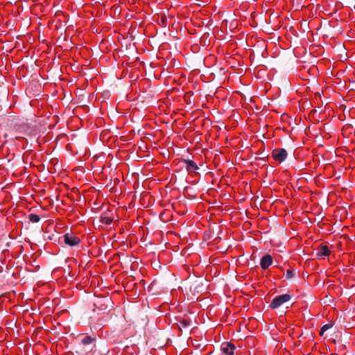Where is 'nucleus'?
Masks as SVG:
<instances>
[{
  "label": "nucleus",
  "mask_w": 355,
  "mask_h": 355,
  "mask_svg": "<svg viewBox=\"0 0 355 355\" xmlns=\"http://www.w3.org/2000/svg\"><path fill=\"white\" fill-rule=\"evenodd\" d=\"M291 300L289 294H284L275 297L271 302L270 306L272 309H277L282 306L284 303L288 302Z\"/></svg>",
  "instance_id": "obj_1"
},
{
  "label": "nucleus",
  "mask_w": 355,
  "mask_h": 355,
  "mask_svg": "<svg viewBox=\"0 0 355 355\" xmlns=\"http://www.w3.org/2000/svg\"><path fill=\"white\" fill-rule=\"evenodd\" d=\"M273 159L279 162H283L287 157V152L284 148H277L272 150Z\"/></svg>",
  "instance_id": "obj_2"
},
{
  "label": "nucleus",
  "mask_w": 355,
  "mask_h": 355,
  "mask_svg": "<svg viewBox=\"0 0 355 355\" xmlns=\"http://www.w3.org/2000/svg\"><path fill=\"white\" fill-rule=\"evenodd\" d=\"M64 243L70 246H75L78 245L80 240L78 237L75 236L71 234H66L64 235Z\"/></svg>",
  "instance_id": "obj_3"
},
{
  "label": "nucleus",
  "mask_w": 355,
  "mask_h": 355,
  "mask_svg": "<svg viewBox=\"0 0 355 355\" xmlns=\"http://www.w3.org/2000/svg\"><path fill=\"white\" fill-rule=\"evenodd\" d=\"M235 346L230 343H224L221 345L220 349L225 355H233Z\"/></svg>",
  "instance_id": "obj_4"
},
{
  "label": "nucleus",
  "mask_w": 355,
  "mask_h": 355,
  "mask_svg": "<svg viewBox=\"0 0 355 355\" xmlns=\"http://www.w3.org/2000/svg\"><path fill=\"white\" fill-rule=\"evenodd\" d=\"M272 257L269 254H266L261 258L260 265L263 269H266L272 264Z\"/></svg>",
  "instance_id": "obj_5"
},
{
  "label": "nucleus",
  "mask_w": 355,
  "mask_h": 355,
  "mask_svg": "<svg viewBox=\"0 0 355 355\" xmlns=\"http://www.w3.org/2000/svg\"><path fill=\"white\" fill-rule=\"evenodd\" d=\"M185 163L186 168L189 173H194L198 168L197 164L191 160H187Z\"/></svg>",
  "instance_id": "obj_6"
},
{
  "label": "nucleus",
  "mask_w": 355,
  "mask_h": 355,
  "mask_svg": "<svg viewBox=\"0 0 355 355\" xmlns=\"http://www.w3.org/2000/svg\"><path fill=\"white\" fill-rule=\"evenodd\" d=\"M330 254L329 247L327 245H322L319 248L317 254L318 257H327Z\"/></svg>",
  "instance_id": "obj_7"
},
{
  "label": "nucleus",
  "mask_w": 355,
  "mask_h": 355,
  "mask_svg": "<svg viewBox=\"0 0 355 355\" xmlns=\"http://www.w3.org/2000/svg\"><path fill=\"white\" fill-rule=\"evenodd\" d=\"M113 219L112 218L107 216H102L101 217V222L105 225H110L112 223Z\"/></svg>",
  "instance_id": "obj_8"
},
{
  "label": "nucleus",
  "mask_w": 355,
  "mask_h": 355,
  "mask_svg": "<svg viewBox=\"0 0 355 355\" xmlns=\"http://www.w3.org/2000/svg\"><path fill=\"white\" fill-rule=\"evenodd\" d=\"M28 219L32 223H37L40 220V216L35 214H31L28 216Z\"/></svg>",
  "instance_id": "obj_9"
},
{
  "label": "nucleus",
  "mask_w": 355,
  "mask_h": 355,
  "mask_svg": "<svg viewBox=\"0 0 355 355\" xmlns=\"http://www.w3.org/2000/svg\"><path fill=\"white\" fill-rule=\"evenodd\" d=\"M93 339L90 336H85L82 340L81 343L84 345H89L92 343Z\"/></svg>",
  "instance_id": "obj_10"
},
{
  "label": "nucleus",
  "mask_w": 355,
  "mask_h": 355,
  "mask_svg": "<svg viewBox=\"0 0 355 355\" xmlns=\"http://www.w3.org/2000/svg\"><path fill=\"white\" fill-rule=\"evenodd\" d=\"M331 327H332V325L330 324H324V326H322L320 329V336H322L324 334V331H326L327 329H330Z\"/></svg>",
  "instance_id": "obj_11"
},
{
  "label": "nucleus",
  "mask_w": 355,
  "mask_h": 355,
  "mask_svg": "<svg viewBox=\"0 0 355 355\" xmlns=\"http://www.w3.org/2000/svg\"><path fill=\"white\" fill-rule=\"evenodd\" d=\"M293 271L292 270H288L286 271V277L287 279H291L293 277Z\"/></svg>",
  "instance_id": "obj_12"
},
{
  "label": "nucleus",
  "mask_w": 355,
  "mask_h": 355,
  "mask_svg": "<svg viewBox=\"0 0 355 355\" xmlns=\"http://www.w3.org/2000/svg\"><path fill=\"white\" fill-rule=\"evenodd\" d=\"M190 324L189 322V321H187V320H182L181 322V325L184 327V328H186L187 327H189Z\"/></svg>",
  "instance_id": "obj_13"
}]
</instances>
